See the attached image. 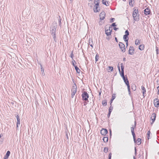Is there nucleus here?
<instances>
[{"label":"nucleus","instance_id":"1","mask_svg":"<svg viewBox=\"0 0 159 159\" xmlns=\"http://www.w3.org/2000/svg\"><path fill=\"white\" fill-rule=\"evenodd\" d=\"M121 75L122 77L125 84L127 85L128 89L129 91L130 90V89L129 82L127 78L125 77L124 76V70H121Z\"/></svg>","mask_w":159,"mask_h":159},{"label":"nucleus","instance_id":"2","mask_svg":"<svg viewBox=\"0 0 159 159\" xmlns=\"http://www.w3.org/2000/svg\"><path fill=\"white\" fill-rule=\"evenodd\" d=\"M132 16L134 21H137L139 19V14L138 9L137 8H134L133 11Z\"/></svg>","mask_w":159,"mask_h":159},{"label":"nucleus","instance_id":"3","mask_svg":"<svg viewBox=\"0 0 159 159\" xmlns=\"http://www.w3.org/2000/svg\"><path fill=\"white\" fill-rule=\"evenodd\" d=\"M82 96L83 100L85 101H88L89 96L87 92H84L82 94Z\"/></svg>","mask_w":159,"mask_h":159},{"label":"nucleus","instance_id":"4","mask_svg":"<svg viewBox=\"0 0 159 159\" xmlns=\"http://www.w3.org/2000/svg\"><path fill=\"white\" fill-rule=\"evenodd\" d=\"M156 117V114L155 113H153L151 117L150 123L151 125H152L155 121Z\"/></svg>","mask_w":159,"mask_h":159},{"label":"nucleus","instance_id":"5","mask_svg":"<svg viewBox=\"0 0 159 159\" xmlns=\"http://www.w3.org/2000/svg\"><path fill=\"white\" fill-rule=\"evenodd\" d=\"M119 46L122 52H124L125 51V46L123 43L121 42L119 43Z\"/></svg>","mask_w":159,"mask_h":159},{"label":"nucleus","instance_id":"6","mask_svg":"<svg viewBox=\"0 0 159 159\" xmlns=\"http://www.w3.org/2000/svg\"><path fill=\"white\" fill-rule=\"evenodd\" d=\"M154 104L155 107H158L159 106V100L158 98H155L154 100Z\"/></svg>","mask_w":159,"mask_h":159},{"label":"nucleus","instance_id":"7","mask_svg":"<svg viewBox=\"0 0 159 159\" xmlns=\"http://www.w3.org/2000/svg\"><path fill=\"white\" fill-rule=\"evenodd\" d=\"M107 133V130L106 129L103 128L101 130V134L102 135H105Z\"/></svg>","mask_w":159,"mask_h":159},{"label":"nucleus","instance_id":"8","mask_svg":"<svg viewBox=\"0 0 159 159\" xmlns=\"http://www.w3.org/2000/svg\"><path fill=\"white\" fill-rule=\"evenodd\" d=\"M129 54H133L134 52V48L133 46H130L129 50Z\"/></svg>","mask_w":159,"mask_h":159},{"label":"nucleus","instance_id":"9","mask_svg":"<svg viewBox=\"0 0 159 159\" xmlns=\"http://www.w3.org/2000/svg\"><path fill=\"white\" fill-rule=\"evenodd\" d=\"M112 30V28L110 27L108 30H106L105 33L108 36L111 34Z\"/></svg>","mask_w":159,"mask_h":159},{"label":"nucleus","instance_id":"10","mask_svg":"<svg viewBox=\"0 0 159 159\" xmlns=\"http://www.w3.org/2000/svg\"><path fill=\"white\" fill-rule=\"evenodd\" d=\"M105 17V13L104 12H101L100 14V18L101 20H103Z\"/></svg>","mask_w":159,"mask_h":159},{"label":"nucleus","instance_id":"11","mask_svg":"<svg viewBox=\"0 0 159 159\" xmlns=\"http://www.w3.org/2000/svg\"><path fill=\"white\" fill-rule=\"evenodd\" d=\"M73 88H73L72 89V93L71 94V96L72 98L74 96L76 92V87H75V86H73Z\"/></svg>","mask_w":159,"mask_h":159},{"label":"nucleus","instance_id":"12","mask_svg":"<svg viewBox=\"0 0 159 159\" xmlns=\"http://www.w3.org/2000/svg\"><path fill=\"white\" fill-rule=\"evenodd\" d=\"M135 143L138 145H140L141 143V139L140 138H138L136 140H134Z\"/></svg>","mask_w":159,"mask_h":159},{"label":"nucleus","instance_id":"13","mask_svg":"<svg viewBox=\"0 0 159 159\" xmlns=\"http://www.w3.org/2000/svg\"><path fill=\"white\" fill-rule=\"evenodd\" d=\"M150 9L148 8H147L144 10V13L146 15H148L150 14Z\"/></svg>","mask_w":159,"mask_h":159},{"label":"nucleus","instance_id":"14","mask_svg":"<svg viewBox=\"0 0 159 159\" xmlns=\"http://www.w3.org/2000/svg\"><path fill=\"white\" fill-rule=\"evenodd\" d=\"M127 35H125L123 36V39L126 42V43L127 45L128 44V37Z\"/></svg>","mask_w":159,"mask_h":159},{"label":"nucleus","instance_id":"15","mask_svg":"<svg viewBox=\"0 0 159 159\" xmlns=\"http://www.w3.org/2000/svg\"><path fill=\"white\" fill-rule=\"evenodd\" d=\"M10 154V151H7V152L6 154L4 157V159H7L8 158V157L9 156Z\"/></svg>","mask_w":159,"mask_h":159},{"label":"nucleus","instance_id":"16","mask_svg":"<svg viewBox=\"0 0 159 159\" xmlns=\"http://www.w3.org/2000/svg\"><path fill=\"white\" fill-rule=\"evenodd\" d=\"M112 110H113V107L111 106L109 107V112H108V113L107 115V116H108V117H110V115L111 114V113L112 111Z\"/></svg>","mask_w":159,"mask_h":159},{"label":"nucleus","instance_id":"17","mask_svg":"<svg viewBox=\"0 0 159 159\" xmlns=\"http://www.w3.org/2000/svg\"><path fill=\"white\" fill-rule=\"evenodd\" d=\"M141 43V39H137L135 40V43L136 45H139Z\"/></svg>","mask_w":159,"mask_h":159},{"label":"nucleus","instance_id":"18","mask_svg":"<svg viewBox=\"0 0 159 159\" xmlns=\"http://www.w3.org/2000/svg\"><path fill=\"white\" fill-rule=\"evenodd\" d=\"M145 48L144 45L143 44H141L139 46V49L140 50H143Z\"/></svg>","mask_w":159,"mask_h":159},{"label":"nucleus","instance_id":"19","mask_svg":"<svg viewBox=\"0 0 159 159\" xmlns=\"http://www.w3.org/2000/svg\"><path fill=\"white\" fill-rule=\"evenodd\" d=\"M99 5H97L95 4V6L94 7V11L95 12H97L98 11V7Z\"/></svg>","mask_w":159,"mask_h":159},{"label":"nucleus","instance_id":"20","mask_svg":"<svg viewBox=\"0 0 159 159\" xmlns=\"http://www.w3.org/2000/svg\"><path fill=\"white\" fill-rule=\"evenodd\" d=\"M134 2V0H129V3L130 6L133 7Z\"/></svg>","mask_w":159,"mask_h":159},{"label":"nucleus","instance_id":"21","mask_svg":"<svg viewBox=\"0 0 159 159\" xmlns=\"http://www.w3.org/2000/svg\"><path fill=\"white\" fill-rule=\"evenodd\" d=\"M141 89L143 90V95L144 96V94L146 93V90L145 88V87L143 86H141Z\"/></svg>","mask_w":159,"mask_h":159},{"label":"nucleus","instance_id":"22","mask_svg":"<svg viewBox=\"0 0 159 159\" xmlns=\"http://www.w3.org/2000/svg\"><path fill=\"white\" fill-rule=\"evenodd\" d=\"M116 97V96L115 94H113L112 95V98L111 100V103H110L111 105V104L112 103V101Z\"/></svg>","mask_w":159,"mask_h":159},{"label":"nucleus","instance_id":"23","mask_svg":"<svg viewBox=\"0 0 159 159\" xmlns=\"http://www.w3.org/2000/svg\"><path fill=\"white\" fill-rule=\"evenodd\" d=\"M102 2L103 4H104L107 6L109 5L108 2L106 0H102Z\"/></svg>","mask_w":159,"mask_h":159},{"label":"nucleus","instance_id":"24","mask_svg":"<svg viewBox=\"0 0 159 159\" xmlns=\"http://www.w3.org/2000/svg\"><path fill=\"white\" fill-rule=\"evenodd\" d=\"M103 140L104 142L106 143L108 142V137H104L103 139Z\"/></svg>","mask_w":159,"mask_h":159},{"label":"nucleus","instance_id":"25","mask_svg":"<svg viewBox=\"0 0 159 159\" xmlns=\"http://www.w3.org/2000/svg\"><path fill=\"white\" fill-rule=\"evenodd\" d=\"M108 72L112 71L113 70V67L112 66H108L107 68Z\"/></svg>","mask_w":159,"mask_h":159},{"label":"nucleus","instance_id":"26","mask_svg":"<svg viewBox=\"0 0 159 159\" xmlns=\"http://www.w3.org/2000/svg\"><path fill=\"white\" fill-rule=\"evenodd\" d=\"M75 70L76 71L77 73H79L80 71V69L76 66H75Z\"/></svg>","mask_w":159,"mask_h":159},{"label":"nucleus","instance_id":"27","mask_svg":"<svg viewBox=\"0 0 159 159\" xmlns=\"http://www.w3.org/2000/svg\"><path fill=\"white\" fill-rule=\"evenodd\" d=\"M150 130L148 131L147 134V137L148 139H149L150 138Z\"/></svg>","mask_w":159,"mask_h":159},{"label":"nucleus","instance_id":"28","mask_svg":"<svg viewBox=\"0 0 159 159\" xmlns=\"http://www.w3.org/2000/svg\"><path fill=\"white\" fill-rule=\"evenodd\" d=\"M102 104L104 106H106L107 105V102L106 100L103 101L102 102Z\"/></svg>","mask_w":159,"mask_h":159},{"label":"nucleus","instance_id":"29","mask_svg":"<svg viewBox=\"0 0 159 159\" xmlns=\"http://www.w3.org/2000/svg\"><path fill=\"white\" fill-rule=\"evenodd\" d=\"M94 3L95 4L97 5H99V0H95Z\"/></svg>","mask_w":159,"mask_h":159},{"label":"nucleus","instance_id":"30","mask_svg":"<svg viewBox=\"0 0 159 159\" xmlns=\"http://www.w3.org/2000/svg\"><path fill=\"white\" fill-rule=\"evenodd\" d=\"M108 148H105L104 149V152L105 153H107L108 152Z\"/></svg>","mask_w":159,"mask_h":159},{"label":"nucleus","instance_id":"31","mask_svg":"<svg viewBox=\"0 0 159 159\" xmlns=\"http://www.w3.org/2000/svg\"><path fill=\"white\" fill-rule=\"evenodd\" d=\"M99 58V56L98 54H97L95 57V61H97Z\"/></svg>","mask_w":159,"mask_h":159},{"label":"nucleus","instance_id":"32","mask_svg":"<svg viewBox=\"0 0 159 159\" xmlns=\"http://www.w3.org/2000/svg\"><path fill=\"white\" fill-rule=\"evenodd\" d=\"M132 135L133 136L134 140H135V134L134 132H132Z\"/></svg>","mask_w":159,"mask_h":159},{"label":"nucleus","instance_id":"33","mask_svg":"<svg viewBox=\"0 0 159 159\" xmlns=\"http://www.w3.org/2000/svg\"><path fill=\"white\" fill-rule=\"evenodd\" d=\"M121 70H124V66L123 63H121L120 64Z\"/></svg>","mask_w":159,"mask_h":159},{"label":"nucleus","instance_id":"34","mask_svg":"<svg viewBox=\"0 0 159 159\" xmlns=\"http://www.w3.org/2000/svg\"><path fill=\"white\" fill-rule=\"evenodd\" d=\"M20 121H17V124H16L17 127H18L20 125Z\"/></svg>","mask_w":159,"mask_h":159},{"label":"nucleus","instance_id":"35","mask_svg":"<svg viewBox=\"0 0 159 159\" xmlns=\"http://www.w3.org/2000/svg\"><path fill=\"white\" fill-rule=\"evenodd\" d=\"M72 64L73 65L75 66V63H76V62L74 60H73L72 61Z\"/></svg>","mask_w":159,"mask_h":159},{"label":"nucleus","instance_id":"36","mask_svg":"<svg viewBox=\"0 0 159 159\" xmlns=\"http://www.w3.org/2000/svg\"><path fill=\"white\" fill-rule=\"evenodd\" d=\"M73 57H74V54L73 53V51H72L71 52V55H70V57L72 58V59H73Z\"/></svg>","mask_w":159,"mask_h":159},{"label":"nucleus","instance_id":"37","mask_svg":"<svg viewBox=\"0 0 159 159\" xmlns=\"http://www.w3.org/2000/svg\"><path fill=\"white\" fill-rule=\"evenodd\" d=\"M156 51L157 54H158L159 53L158 48L157 47H156Z\"/></svg>","mask_w":159,"mask_h":159},{"label":"nucleus","instance_id":"38","mask_svg":"<svg viewBox=\"0 0 159 159\" xmlns=\"http://www.w3.org/2000/svg\"><path fill=\"white\" fill-rule=\"evenodd\" d=\"M112 154L111 153H110L109 155V159H111V157Z\"/></svg>","mask_w":159,"mask_h":159},{"label":"nucleus","instance_id":"39","mask_svg":"<svg viewBox=\"0 0 159 159\" xmlns=\"http://www.w3.org/2000/svg\"><path fill=\"white\" fill-rule=\"evenodd\" d=\"M16 117L17 121H20V118H19V117L17 115L16 116Z\"/></svg>","mask_w":159,"mask_h":159},{"label":"nucleus","instance_id":"40","mask_svg":"<svg viewBox=\"0 0 159 159\" xmlns=\"http://www.w3.org/2000/svg\"><path fill=\"white\" fill-rule=\"evenodd\" d=\"M131 132H134V128L133 127H131Z\"/></svg>","mask_w":159,"mask_h":159},{"label":"nucleus","instance_id":"41","mask_svg":"<svg viewBox=\"0 0 159 159\" xmlns=\"http://www.w3.org/2000/svg\"><path fill=\"white\" fill-rule=\"evenodd\" d=\"M125 35H129V32L128 30H126L125 32Z\"/></svg>","mask_w":159,"mask_h":159},{"label":"nucleus","instance_id":"42","mask_svg":"<svg viewBox=\"0 0 159 159\" xmlns=\"http://www.w3.org/2000/svg\"><path fill=\"white\" fill-rule=\"evenodd\" d=\"M112 26H116V24L115 23H113L112 24Z\"/></svg>","mask_w":159,"mask_h":159},{"label":"nucleus","instance_id":"43","mask_svg":"<svg viewBox=\"0 0 159 159\" xmlns=\"http://www.w3.org/2000/svg\"><path fill=\"white\" fill-rule=\"evenodd\" d=\"M157 88L158 90V93L159 94V86L157 87Z\"/></svg>","mask_w":159,"mask_h":159},{"label":"nucleus","instance_id":"44","mask_svg":"<svg viewBox=\"0 0 159 159\" xmlns=\"http://www.w3.org/2000/svg\"><path fill=\"white\" fill-rule=\"evenodd\" d=\"M118 69H119V71H120V66H118Z\"/></svg>","mask_w":159,"mask_h":159},{"label":"nucleus","instance_id":"45","mask_svg":"<svg viewBox=\"0 0 159 159\" xmlns=\"http://www.w3.org/2000/svg\"><path fill=\"white\" fill-rule=\"evenodd\" d=\"M41 71H43V72H44V70H43V69L42 68H42H41Z\"/></svg>","mask_w":159,"mask_h":159},{"label":"nucleus","instance_id":"46","mask_svg":"<svg viewBox=\"0 0 159 159\" xmlns=\"http://www.w3.org/2000/svg\"><path fill=\"white\" fill-rule=\"evenodd\" d=\"M115 40H116V41L117 42H118L117 39V38H116V37H115Z\"/></svg>","mask_w":159,"mask_h":159},{"label":"nucleus","instance_id":"47","mask_svg":"<svg viewBox=\"0 0 159 159\" xmlns=\"http://www.w3.org/2000/svg\"><path fill=\"white\" fill-rule=\"evenodd\" d=\"M114 29L116 30L117 29V28H116V27H114Z\"/></svg>","mask_w":159,"mask_h":159},{"label":"nucleus","instance_id":"48","mask_svg":"<svg viewBox=\"0 0 159 159\" xmlns=\"http://www.w3.org/2000/svg\"><path fill=\"white\" fill-rule=\"evenodd\" d=\"M157 83H158V84L159 85V81H157Z\"/></svg>","mask_w":159,"mask_h":159},{"label":"nucleus","instance_id":"49","mask_svg":"<svg viewBox=\"0 0 159 159\" xmlns=\"http://www.w3.org/2000/svg\"><path fill=\"white\" fill-rule=\"evenodd\" d=\"M1 137H2V134H0V138H1Z\"/></svg>","mask_w":159,"mask_h":159},{"label":"nucleus","instance_id":"50","mask_svg":"<svg viewBox=\"0 0 159 159\" xmlns=\"http://www.w3.org/2000/svg\"><path fill=\"white\" fill-rule=\"evenodd\" d=\"M86 105V102H84V105Z\"/></svg>","mask_w":159,"mask_h":159},{"label":"nucleus","instance_id":"51","mask_svg":"<svg viewBox=\"0 0 159 159\" xmlns=\"http://www.w3.org/2000/svg\"><path fill=\"white\" fill-rule=\"evenodd\" d=\"M134 159H136L135 157H134Z\"/></svg>","mask_w":159,"mask_h":159},{"label":"nucleus","instance_id":"52","mask_svg":"<svg viewBox=\"0 0 159 159\" xmlns=\"http://www.w3.org/2000/svg\"><path fill=\"white\" fill-rule=\"evenodd\" d=\"M135 152H136V148H135Z\"/></svg>","mask_w":159,"mask_h":159},{"label":"nucleus","instance_id":"53","mask_svg":"<svg viewBox=\"0 0 159 159\" xmlns=\"http://www.w3.org/2000/svg\"><path fill=\"white\" fill-rule=\"evenodd\" d=\"M89 1H92V0H88Z\"/></svg>","mask_w":159,"mask_h":159},{"label":"nucleus","instance_id":"54","mask_svg":"<svg viewBox=\"0 0 159 159\" xmlns=\"http://www.w3.org/2000/svg\"><path fill=\"white\" fill-rule=\"evenodd\" d=\"M123 0V1H126V0Z\"/></svg>","mask_w":159,"mask_h":159},{"label":"nucleus","instance_id":"55","mask_svg":"<svg viewBox=\"0 0 159 159\" xmlns=\"http://www.w3.org/2000/svg\"><path fill=\"white\" fill-rule=\"evenodd\" d=\"M101 94V93H99V95H100Z\"/></svg>","mask_w":159,"mask_h":159}]
</instances>
